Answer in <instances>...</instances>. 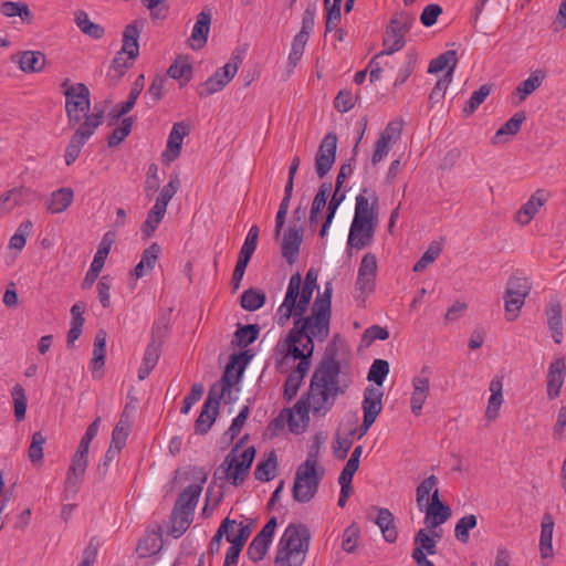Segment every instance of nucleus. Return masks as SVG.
<instances>
[{
    "label": "nucleus",
    "mask_w": 566,
    "mask_h": 566,
    "mask_svg": "<svg viewBox=\"0 0 566 566\" xmlns=\"http://www.w3.org/2000/svg\"><path fill=\"white\" fill-rule=\"evenodd\" d=\"M138 38L139 30L137 22L135 21L125 28L122 39V49L116 53L112 61L111 67L119 76L124 75V73L134 65L139 55Z\"/></svg>",
    "instance_id": "nucleus-12"
},
{
    "label": "nucleus",
    "mask_w": 566,
    "mask_h": 566,
    "mask_svg": "<svg viewBox=\"0 0 566 566\" xmlns=\"http://www.w3.org/2000/svg\"><path fill=\"white\" fill-rule=\"evenodd\" d=\"M360 528L356 523H352L345 528L342 535V548L346 553H354L359 544Z\"/></svg>",
    "instance_id": "nucleus-55"
},
{
    "label": "nucleus",
    "mask_w": 566,
    "mask_h": 566,
    "mask_svg": "<svg viewBox=\"0 0 566 566\" xmlns=\"http://www.w3.org/2000/svg\"><path fill=\"white\" fill-rule=\"evenodd\" d=\"M324 469L318 459V450L311 451L306 460L301 463L295 472L293 483V497L298 503H308L317 493Z\"/></svg>",
    "instance_id": "nucleus-6"
},
{
    "label": "nucleus",
    "mask_w": 566,
    "mask_h": 566,
    "mask_svg": "<svg viewBox=\"0 0 566 566\" xmlns=\"http://www.w3.org/2000/svg\"><path fill=\"white\" fill-rule=\"evenodd\" d=\"M442 251L441 244L439 242H431L427 250L423 252L418 262L413 265L415 272L424 271L430 264H432L440 255Z\"/></svg>",
    "instance_id": "nucleus-56"
},
{
    "label": "nucleus",
    "mask_w": 566,
    "mask_h": 566,
    "mask_svg": "<svg viewBox=\"0 0 566 566\" xmlns=\"http://www.w3.org/2000/svg\"><path fill=\"white\" fill-rule=\"evenodd\" d=\"M439 539V534H429L426 530H419L416 533L411 558L417 566L433 564L428 556L437 554Z\"/></svg>",
    "instance_id": "nucleus-19"
},
{
    "label": "nucleus",
    "mask_w": 566,
    "mask_h": 566,
    "mask_svg": "<svg viewBox=\"0 0 566 566\" xmlns=\"http://www.w3.org/2000/svg\"><path fill=\"white\" fill-rule=\"evenodd\" d=\"M280 350L283 354L281 365L292 368L284 384V397L291 400L297 395L303 379L310 370L311 356L291 353L289 348H280Z\"/></svg>",
    "instance_id": "nucleus-10"
},
{
    "label": "nucleus",
    "mask_w": 566,
    "mask_h": 566,
    "mask_svg": "<svg viewBox=\"0 0 566 566\" xmlns=\"http://www.w3.org/2000/svg\"><path fill=\"white\" fill-rule=\"evenodd\" d=\"M163 548V532L159 525L149 527L144 537V557L159 553Z\"/></svg>",
    "instance_id": "nucleus-51"
},
{
    "label": "nucleus",
    "mask_w": 566,
    "mask_h": 566,
    "mask_svg": "<svg viewBox=\"0 0 566 566\" xmlns=\"http://www.w3.org/2000/svg\"><path fill=\"white\" fill-rule=\"evenodd\" d=\"M546 314L551 336L556 344H560L564 337L560 306L558 304H551Z\"/></svg>",
    "instance_id": "nucleus-49"
},
{
    "label": "nucleus",
    "mask_w": 566,
    "mask_h": 566,
    "mask_svg": "<svg viewBox=\"0 0 566 566\" xmlns=\"http://www.w3.org/2000/svg\"><path fill=\"white\" fill-rule=\"evenodd\" d=\"M180 179L177 174L170 176L169 181L159 189L155 203L144 221V237H150L164 219L167 206L180 188Z\"/></svg>",
    "instance_id": "nucleus-9"
},
{
    "label": "nucleus",
    "mask_w": 566,
    "mask_h": 566,
    "mask_svg": "<svg viewBox=\"0 0 566 566\" xmlns=\"http://www.w3.org/2000/svg\"><path fill=\"white\" fill-rule=\"evenodd\" d=\"M554 530L555 521L553 515H551L549 513H545L541 520V530L538 538L539 556L545 564H551L555 555L553 545Z\"/></svg>",
    "instance_id": "nucleus-27"
},
{
    "label": "nucleus",
    "mask_w": 566,
    "mask_h": 566,
    "mask_svg": "<svg viewBox=\"0 0 566 566\" xmlns=\"http://www.w3.org/2000/svg\"><path fill=\"white\" fill-rule=\"evenodd\" d=\"M382 389L379 387H367L364 391L361 409L364 418L377 420L382 410Z\"/></svg>",
    "instance_id": "nucleus-36"
},
{
    "label": "nucleus",
    "mask_w": 566,
    "mask_h": 566,
    "mask_svg": "<svg viewBox=\"0 0 566 566\" xmlns=\"http://www.w3.org/2000/svg\"><path fill=\"white\" fill-rule=\"evenodd\" d=\"M144 4L149 10L150 19L155 23L167 19L169 14V4L167 0H144Z\"/></svg>",
    "instance_id": "nucleus-57"
},
{
    "label": "nucleus",
    "mask_w": 566,
    "mask_h": 566,
    "mask_svg": "<svg viewBox=\"0 0 566 566\" xmlns=\"http://www.w3.org/2000/svg\"><path fill=\"white\" fill-rule=\"evenodd\" d=\"M13 403H14V416L18 421H21L25 418L27 412V395L24 388L17 384L11 391Z\"/></svg>",
    "instance_id": "nucleus-62"
},
{
    "label": "nucleus",
    "mask_w": 566,
    "mask_h": 566,
    "mask_svg": "<svg viewBox=\"0 0 566 566\" xmlns=\"http://www.w3.org/2000/svg\"><path fill=\"white\" fill-rule=\"evenodd\" d=\"M254 457V447L241 449V446L238 443L227 454L218 468V473L231 485H240L245 481Z\"/></svg>",
    "instance_id": "nucleus-7"
},
{
    "label": "nucleus",
    "mask_w": 566,
    "mask_h": 566,
    "mask_svg": "<svg viewBox=\"0 0 566 566\" xmlns=\"http://www.w3.org/2000/svg\"><path fill=\"white\" fill-rule=\"evenodd\" d=\"M310 531L303 524H289L282 533L275 552V566H302L310 549Z\"/></svg>",
    "instance_id": "nucleus-5"
},
{
    "label": "nucleus",
    "mask_w": 566,
    "mask_h": 566,
    "mask_svg": "<svg viewBox=\"0 0 566 566\" xmlns=\"http://www.w3.org/2000/svg\"><path fill=\"white\" fill-rule=\"evenodd\" d=\"M332 295L333 283L327 281L324 291L317 293L308 315L291 316L294 318V327L289 332L285 339L279 344V347L289 348L291 353L312 357L314 339L323 342L329 334Z\"/></svg>",
    "instance_id": "nucleus-1"
},
{
    "label": "nucleus",
    "mask_w": 566,
    "mask_h": 566,
    "mask_svg": "<svg viewBox=\"0 0 566 566\" xmlns=\"http://www.w3.org/2000/svg\"><path fill=\"white\" fill-rule=\"evenodd\" d=\"M212 13L210 9H203L198 13L196 22L192 27L191 34L188 39V45L191 50H201L208 42Z\"/></svg>",
    "instance_id": "nucleus-29"
},
{
    "label": "nucleus",
    "mask_w": 566,
    "mask_h": 566,
    "mask_svg": "<svg viewBox=\"0 0 566 566\" xmlns=\"http://www.w3.org/2000/svg\"><path fill=\"white\" fill-rule=\"evenodd\" d=\"M434 496H439L438 478L430 475L426 478L416 490V503L418 510L427 506L434 501Z\"/></svg>",
    "instance_id": "nucleus-39"
},
{
    "label": "nucleus",
    "mask_w": 566,
    "mask_h": 566,
    "mask_svg": "<svg viewBox=\"0 0 566 566\" xmlns=\"http://www.w3.org/2000/svg\"><path fill=\"white\" fill-rule=\"evenodd\" d=\"M343 0H324L326 9V32H332L336 29L340 19V6Z\"/></svg>",
    "instance_id": "nucleus-58"
},
{
    "label": "nucleus",
    "mask_w": 566,
    "mask_h": 566,
    "mask_svg": "<svg viewBox=\"0 0 566 566\" xmlns=\"http://www.w3.org/2000/svg\"><path fill=\"white\" fill-rule=\"evenodd\" d=\"M531 283L527 277L513 275L509 279L504 296L505 318L515 321L531 292Z\"/></svg>",
    "instance_id": "nucleus-13"
},
{
    "label": "nucleus",
    "mask_w": 566,
    "mask_h": 566,
    "mask_svg": "<svg viewBox=\"0 0 566 566\" xmlns=\"http://www.w3.org/2000/svg\"><path fill=\"white\" fill-rule=\"evenodd\" d=\"M489 397L484 409V419L489 422H495L501 416V409L505 402L504 399V376L495 375L489 382Z\"/></svg>",
    "instance_id": "nucleus-21"
},
{
    "label": "nucleus",
    "mask_w": 566,
    "mask_h": 566,
    "mask_svg": "<svg viewBox=\"0 0 566 566\" xmlns=\"http://www.w3.org/2000/svg\"><path fill=\"white\" fill-rule=\"evenodd\" d=\"M430 378L431 369L422 367L420 373L415 375L411 379V396H410V410L415 416H420L423 405L426 403L430 394Z\"/></svg>",
    "instance_id": "nucleus-20"
},
{
    "label": "nucleus",
    "mask_w": 566,
    "mask_h": 566,
    "mask_svg": "<svg viewBox=\"0 0 566 566\" xmlns=\"http://www.w3.org/2000/svg\"><path fill=\"white\" fill-rule=\"evenodd\" d=\"M75 23L77 28L86 35L92 39L98 40L103 38L105 31L104 28L90 20L88 15L84 11H80L75 15Z\"/></svg>",
    "instance_id": "nucleus-52"
},
{
    "label": "nucleus",
    "mask_w": 566,
    "mask_h": 566,
    "mask_svg": "<svg viewBox=\"0 0 566 566\" xmlns=\"http://www.w3.org/2000/svg\"><path fill=\"white\" fill-rule=\"evenodd\" d=\"M308 40L302 36H294L291 45V51L287 56V69L292 72L301 61Z\"/></svg>",
    "instance_id": "nucleus-59"
},
{
    "label": "nucleus",
    "mask_w": 566,
    "mask_h": 566,
    "mask_svg": "<svg viewBox=\"0 0 566 566\" xmlns=\"http://www.w3.org/2000/svg\"><path fill=\"white\" fill-rule=\"evenodd\" d=\"M240 66V59L232 56L223 66L219 67L198 87V93L202 97L210 96L221 92L237 75Z\"/></svg>",
    "instance_id": "nucleus-17"
},
{
    "label": "nucleus",
    "mask_w": 566,
    "mask_h": 566,
    "mask_svg": "<svg viewBox=\"0 0 566 566\" xmlns=\"http://www.w3.org/2000/svg\"><path fill=\"white\" fill-rule=\"evenodd\" d=\"M312 410L300 399L293 408L284 409L271 423L275 430H280L287 423L292 433L301 434L310 424Z\"/></svg>",
    "instance_id": "nucleus-16"
},
{
    "label": "nucleus",
    "mask_w": 566,
    "mask_h": 566,
    "mask_svg": "<svg viewBox=\"0 0 566 566\" xmlns=\"http://www.w3.org/2000/svg\"><path fill=\"white\" fill-rule=\"evenodd\" d=\"M88 464L87 457L74 454L72 463L67 470L66 479L64 482L65 499H71L77 493V485L80 484Z\"/></svg>",
    "instance_id": "nucleus-33"
},
{
    "label": "nucleus",
    "mask_w": 566,
    "mask_h": 566,
    "mask_svg": "<svg viewBox=\"0 0 566 566\" xmlns=\"http://www.w3.org/2000/svg\"><path fill=\"white\" fill-rule=\"evenodd\" d=\"M201 494V488L191 484L179 495L174 507L170 521V533L179 538L189 528L193 521V513Z\"/></svg>",
    "instance_id": "nucleus-8"
},
{
    "label": "nucleus",
    "mask_w": 566,
    "mask_h": 566,
    "mask_svg": "<svg viewBox=\"0 0 566 566\" xmlns=\"http://www.w3.org/2000/svg\"><path fill=\"white\" fill-rule=\"evenodd\" d=\"M65 113L70 127L80 126L86 120L91 108L90 90L83 83L70 85L65 92Z\"/></svg>",
    "instance_id": "nucleus-11"
},
{
    "label": "nucleus",
    "mask_w": 566,
    "mask_h": 566,
    "mask_svg": "<svg viewBox=\"0 0 566 566\" xmlns=\"http://www.w3.org/2000/svg\"><path fill=\"white\" fill-rule=\"evenodd\" d=\"M566 377V363L564 357L555 358L548 366L546 375V392L548 399H556L560 395Z\"/></svg>",
    "instance_id": "nucleus-31"
},
{
    "label": "nucleus",
    "mask_w": 566,
    "mask_h": 566,
    "mask_svg": "<svg viewBox=\"0 0 566 566\" xmlns=\"http://www.w3.org/2000/svg\"><path fill=\"white\" fill-rule=\"evenodd\" d=\"M545 74L541 70L530 73L528 77L522 81L514 91V96L518 98V103L524 102L533 94L544 82Z\"/></svg>",
    "instance_id": "nucleus-40"
},
{
    "label": "nucleus",
    "mask_w": 566,
    "mask_h": 566,
    "mask_svg": "<svg viewBox=\"0 0 566 566\" xmlns=\"http://www.w3.org/2000/svg\"><path fill=\"white\" fill-rule=\"evenodd\" d=\"M332 190V185L324 182L321 185L317 193L314 197L311 212H310V222L311 226H315L319 219L321 214L325 207H327V199Z\"/></svg>",
    "instance_id": "nucleus-45"
},
{
    "label": "nucleus",
    "mask_w": 566,
    "mask_h": 566,
    "mask_svg": "<svg viewBox=\"0 0 566 566\" xmlns=\"http://www.w3.org/2000/svg\"><path fill=\"white\" fill-rule=\"evenodd\" d=\"M235 360L237 357H233L231 363L227 366L221 381L213 385L222 388L221 399H223L228 403H232L239 399L240 388L238 387V381L241 371H234Z\"/></svg>",
    "instance_id": "nucleus-34"
},
{
    "label": "nucleus",
    "mask_w": 566,
    "mask_h": 566,
    "mask_svg": "<svg viewBox=\"0 0 566 566\" xmlns=\"http://www.w3.org/2000/svg\"><path fill=\"white\" fill-rule=\"evenodd\" d=\"M24 73L41 72L45 66V55L39 51H24L12 57Z\"/></svg>",
    "instance_id": "nucleus-37"
},
{
    "label": "nucleus",
    "mask_w": 566,
    "mask_h": 566,
    "mask_svg": "<svg viewBox=\"0 0 566 566\" xmlns=\"http://www.w3.org/2000/svg\"><path fill=\"white\" fill-rule=\"evenodd\" d=\"M115 128L107 137L109 147L118 146L132 132L133 118L124 117L118 124L114 125Z\"/></svg>",
    "instance_id": "nucleus-53"
},
{
    "label": "nucleus",
    "mask_w": 566,
    "mask_h": 566,
    "mask_svg": "<svg viewBox=\"0 0 566 566\" xmlns=\"http://www.w3.org/2000/svg\"><path fill=\"white\" fill-rule=\"evenodd\" d=\"M367 192L368 190L365 189L356 196L355 212L346 242V251L348 253L352 250H363L373 242L377 216L374 205H369V199L366 196Z\"/></svg>",
    "instance_id": "nucleus-4"
},
{
    "label": "nucleus",
    "mask_w": 566,
    "mask_h": 566,
    "mask_svg": "<svg viewBox=\"0 0 566 566\" xmlns=\"http://www.w3.org/2000/svg\"><path fill=\"white\" fill-rule=\"evenodd\" d=\"M345 199V193L340 192V188H335V191L327 203L326 211L324 214V221L319 231L321 238H325L334 220L335 213Z\"/></svg>",
    "instance_id": "nucleus-47"
},
{
    "label": "nucleus",
    "mask_w": 566,
    "mask_h": 566,
    "mask_svg": "<svg viewBox=\"0 0 566 566\" xmlns=\"http://www.w3.org/2000/svg\"><path fill=\"white\" fill-rule=\"evenodd\" d=\"M103 113V111L92 113V115L87 116L86 120H83L75 129L65 149L64 158L67 166L72 165L78 158L82 147L91 138L96 128L102 125Z\"/></svg>",
    "instance_id": "nucleus-15"
},
{
    "label": "nucleus",
    "mask_w": 566,
    "mask_h": 566,
    "mask_svg": "<svg viewBox=\"0 0 566 566\" xmlns=\"http://www.w3.org/2000/svg\"><path fill=\"white\" fill-rule=\"evenodd\" d=\"M336 135L334 133L326 134L319 144L315 158V169L319 178H323L333 167L336 159Z\"/></svg>",
    "instance_id": "nucleus-24"
},
{
    "label": "nucleus",
    "mask_w": 566,
    "mask_h": 566,
    "mask_svg": "<svg viewBox=\"0 0 566 566\" xmlns=\"http://www.w3.org/2000/svg\"><path fill=\"white\" fill-rule=\"evenodd\" d=\"M401 124L399 122H390L380 133L378 139L375 142L374 151L370 161L374 166L381 163L394 145L400 139Z\"/></svg>",
    "instance_id": "nucleus-22"
},
{
    "label": "nucleus",
    "mask_w": 566,
    "mask_h": 566,
    "mask_svg": "<svg viewBox=\"0 0 566 566\" xmlns=\"http://www.w3.org/2000/svg\"><path fill=\"white\" fill-rule=\"evenodd\" d=\"M350 385L352 379L342 371L340 365L334 359H325L315 369L308 390L301 400L312 410V416L324 417Z\"/></svg>",
    "instance_id": "nucleus-2"
},
{
    "label": "nucleus",
    "mask_w": 566,
    "mask_h": 566,
    "mask_svg": "<svg viewBox=\"0 0 566 566\" xmlns=\"http://www.w3.org/2000/svg\"><path fill=\"white\" fill-rule=\"evenodd\" d=\"M222 397V388L212 386L203 403L202 410L196 420V431L206 433L213 424L218 415V408Z\"/></svg>",
    "instance_id": "nucleus-23"
},
{
    "label": "nucleus",
    "mask_w": 566,
    "mask_h": 566,
    "mask_svg": "<svg viewBox=\"0 0 566 566\" xmlns=\"http://www.w3.org/2000/svg\"><path fill=\"white\" fill-rule=\"evenodd\" d=\"M258 335L259 327L256 325L242 326L237 329L233 343L239 347H247L258 338Z\"/></svg>",
    "instance_id": "nucleus-64"
},
{
    "label": "nucleus",
    "mask_w": 566,
    "mask_h": 566,
    "mask_svg": "<svg viewBox=\"0 0 566 566\" xmlns=\"http://www.w3.org/2000/svg\"><path fill=\"white\" fill-rule=\"evenodd\" d=\"M168 334V319L156 322L151 328L150 339L144 354V375L150 373L157 365Z\"/></svg>",
    "instance_id": "nucleus-18"
},
{
    "label": "nucleus",
    "mask_w": 566,
    "mask_h": 566,
    "mask_svg": "<svg viewBox=\"0 0 566 566\" xmlns=\"http://www.w3.org/2000/svg\"><path fill=\"white\" fill-rule=\"evenodd\" d=\"M0 12L8 18L19 17L27 23L33 20V13L24 2L4 1L0 7Z\"/></svg>",
    "instance_id": "nucleus-50"
},
{
    "label": "nucleus",
    "mask_w": 566,
    "mask_h": 566,
    "mask_svg": "<svg viewBox=\"0 0 566 566\" xmlns=\"http://www.w3.org/2000/svg\"><path fill=\"white\" fill-rule=\"evenodd\" d=\"M318 274L315 270L307 271L304 281L300 273L291 275L283 302L275 315L276 323L284 326L292 315L305 314L311 304L313 293L317 289Z\"/></svg>",
    "instance_id": "nucleus-3"
},
{
    "label": "nucleus",
    "mask_w": 566,
    "mask_h": 566,
    "mask_svg": "<svg viewBox=\"0 0 566 566\" xmlns=\"http://www.w3.org/2000/svg\"><path fill=\"white\" fill-rule=\"evenodd\" d=\"M549 193L544 189H537L528 200L518 209L515 221L521 226L528 224L548 200Z\"/></svg>",
    "instance_id": "nucleus-32"
},
{
    "label": "nucleus",
    "mask_w": 566,
    "mask_h": 566,
    "mask_svg": "<svg viewBox=\"0 0 566 566\" xmlns=\"http://www.w3.org/2000/svg\"><path fill=\"white\" fill-rule=\"evenodd\" d=\"M73 190L71 188H61L52 192L48 201V210L52 213H60L66 210L73 201Z\"/></svg>",
    "instance_id": "nucleus-48"
},
{
    "label": "nucleus",
    "mask_w": 566,
    "mask_h": 566,
    "mask_svg": "<svg viewBox=\"0 0 566 566\" xmlns=\"http://www.w3.org/2000/svg\"><path fill=\"white\" fill-rule=\"evenodd\" d=\"M419 511L424 513V524L430 530L439 527L451 516L450 507L437 496H434V501Z\"/></svg>",
    "instance_id": "nucleus-35"
},
{
    "label": "nucleus",
    "mask_w": 566,
    "mask_h": 566,
    "mask_svg": "<svg viewBox=\"0 0 566 566\" xmlns=\"http://www.w3.org/2000/svg\"><path fill=\"white\" fill-rule=\"evenodd\" d=\"M524 120V114L516 113L496 130L495 135L493 136L492 143L494 145L506 143L511 137L517 134Z\"/></svg>",
    "instance_id": "nucleus-42"
},
{
    "label": "nucleus",
    "mask_w": 566,
    "mask_h": 566,
    "mask_svg": "<svg viewBox=\"0 0 566 566\" xmlns=\"http://www.w3.org/2000/svg\"><path fill=\"white\" fill-rule=\"evenodd\" d=\"M376 524L387 543H395L397 541L398 532L395 526V517L388 509H379Z\"/></svg>",
    "instance_id": "nucleus-43"
},
{
    "label": "nucleus",
    "mask_w": 566,
    "mask_h": 566,
    "mask_svg": "<svg viewBox=\"0 0 566 566\" xmlns=\"http://www.w3.org/2000/svg\"><path fill=\"white\" fill-rule=\"evenodd\" d=\"M192 62L188 55H179L169 66L167 74L184 86L192 78Z\"/></svg>",
    "instance_id": "nucleus-38"
},
{
    "label": "nucleus",
    "mask_w": 566,
    "mask_h": 566,
    "mask_svg": "<svg viewBox=\"0 0 566 566\" xmlns=\"http://www.w3.org/2000/svg\"><path fill=\"white\" fill-rule=\"evenodd\" d=\"M457 53L453 50H449L436 59H433L428 67L430 74H437L442 71H447L446 78H452V73L457 65Z\"/></svg>",
    "instance_id": "nucleus-41"
},
{
    "label": "nucleus",
    "mask_w": 566,
    "mask_h": 566,
    "mask_svg": "<svg viewBox=\"0 0 566 566\" xmlns=\"http://www.w3.org/2000/svg\"><path fill=\"white\" fill-rule=\"evenodd\" d=\"M32 227L33 224L30 220L21 222L15 233L11 237L9 247L21 251L27 243V238L31 234Z\"/></svg>",
    "instance_id": "nucleus-63"
},
{
    "label": "nucleus",
    "mask_w": 566,
    "mask_h": 566,
    "mask_svg": "<svg viewBox=\"0 0 566 566\" xmlns=\"http://www.w3.org/2000/svg\"><path fill=\"white\" fill-rule=\"evenodd\" d=\"M377 275V258L374 253H366L359 264L356 289L361 293H370L375 289Z\"/></svg>",
    "instance_id": "nucleus-28"
},
{
    "label": "nucleus",
    "mask_w": 566,
    "mask_h": 566,
    "mask_svg": "<svg viewBox=\"0 0 566 566\" xmlns=\"http://www.w3.org/2000/svg\"><path fill=\"white\" fill-rule=\"evenodd\" d=\"M389 374V364L384 359H375L368 371V380L374 381L377 387L381 388L382 382Z\"/></svg>",
    "instance_id": "nucleus-61"
},
{
    "label": "nucleus",
    "mask_w": 566,
    "mask_h": 566,
    "mask_svg": "<svg viewBox=\"0 0 566 566\" xmlns=\"http://www.w3.org/2000/svg\"><path fill=\"white\" fill-rule=\"evenodd\" d=\"M276 525V518H270L250 543L247 554L251 560L260 562L264 558L274 536Z\"/></svg>",
    "instance_id": "nucleus-26"
},
{
    "label": "nucleus",
    "mask_w": 566,
    "mask_h": 566,
    "mask_svg": "<svg viewBox=\"0 0 566 566\" xmlns=\"http://www.w3.org/2000/svg\"><path fill=\"white\" fill-rule=\"evenodd\" d=\"M478 524V518L474 514H467L462 516L455 524L454 536L455 538L465 544L470 538V531Z\"/></svg>",
    "instance_id": "nucleus-54"
},
{
    "label": "nucleus",
    "mask_w": 566,
    "mask_h": 566,
    "mask_svg": "<svg viewBox=\"0 0 566 566\" xmlns=\"http://www.w3.org/2000/svg\"><path fill=\"white\" fill-rule=\"evenodd\" d=\"M277 469V458L274 451L265 454V457L256 464L254 475L262 482H269L274 479Z\"/></svg>",
    "instance_id": "nucleus-44"
},
{
    "label": "nucleus",
    "mask_w": 566,
    "mask_h": 566,
    "mask_svg": "<svg viewBox=\"0 0 566 566\" xmlns=\"http://www.w3.org/2000/svg\"><path fill=\"white\" fill-rule=\"evenodd\" d=\"M189 133L190 126L185 122H178L172 125L166 148L161 153V159L165 164L169 165L180 156L184 139Z\"/></svg>",
    "instance_id": "nucleus-25"
},
{
    "label": "nucleus",
    "mask_w": 566,
    "mask_h": 566,
    "mask_svg": "<svg viewBox=\"0 0 566 566\" xmlns=\"http://www.w3.org/2000/svg\"><path fill=\"white\" fill-rule=\"evenodd\" d=\"M252 530L249 525L243 523H237L234 520L229 518V524L227 526V531L223 535L226 539L231 545H241L244 546L247 539L249 538Z\"/></svg>",
    "instance_id": "nucleus-46"
},
{
    "label": "nucleus",
    "mask_w": 566,
    "mask_h": 566,
    "mask_svg": "<svg viewBox=\"0 0 566 566\" xmlns=\"http://www.w3.org/2000/svg\"><path fill=\"white\" fill-rule=\"evenodd\" d=\"M281 237L282 255L289 264H293L300 253V247L303 241V228L290 226Z\"/></svg>",
    "instance_id": "nucleus-30"
},
{
    "label": "nucleus",
    "mask_w": 566,
    "mask_h": 566,
    "mask_svg": "<svg viewBox=\"0 0 566 566\" xmlns=\"http://www.w3.org/2000/svg\"><path fill=\"white\" fill-rule=\"evenodd\" d=\"M413 22L415 18L411 14L407 12L397 13L391 19L390 24L385 32L382 42L384 49L376 56V59L381 55H389L401 50L405 45V36Z\"/></svg>",
    "instance_id": "nucleus-14"
},
{
    "label": "nucleus",
    "mask_w": 566,
    "mask_h": 566,
    "mask_svg": "<svg viewBox=\"0 0 566 566\" xmlns=\"http://www.w3.org/2000/svg\"><path fill=\"white\" fill-rule=\"evenodd\" d=\"M114 242V235L111 232H107L102 238L99 242L98 249L94 255V259L91 265L102 270L105 264V260L111 251L112 244Z\"/></svg>",
    "instance_id": "nucleus-60"
}]
</instances>
